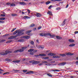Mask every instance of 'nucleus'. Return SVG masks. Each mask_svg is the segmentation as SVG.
<instances>
[{"label": "nucleus", "mask_w": 78, "mask_h": 78, "mask_svg": "<svg viewBox=\"0 0 78 78\" xmlns=\"http://www.w3.org/2000/svg\"><path fill=\"white\" fill-rule=\"evenodd\" d=\"M24 31H25L24 30H21L18 32V34L16 35V36H12L8 38V39H14L16 37H17V36H21L22 34H24Z\"/></svg>", "instance_id": "f257e3e1"}, {"label": "nucleus", "mask_w": 78, "mask_h": 78, "mask_svg": "<svg viewBox=\"0 0 78 78\" xmlns=\"http://www.w3.org/2000/svg\"><path fill=\"white\" fill-rule=\"evenodd\" d=\"M12 53V51H6L5 52H0V55H8V53Z\"/></svg>", "instance_id": "f03ea898"}, {"label": "nucleus", "mask_w": 78, "mask_h": 78, "mask_svg": "<svg viewBox=\"0 0 78 78\" xmlns=\"http://www.w3.org/2000/svg\"><path fill=\"white\" fill-rule=\"evenodd\" d=\"M34 14H35V16H37V17H41L42 16V15L39 13L35 12Z\"/></svg>", "instance_id": "7ed1b4c3"}, {"label": "nucleus", "mask_w": 78, "mask_h": 78, "mask_svg": "<svg viewBox=\"0 0 78 78\" xmlns=\"http://www.w3.org/2000/svg\"><path fill=\"white\" fill-rule=\"evenodd\" d=\"M29 62L30 63H32L33 64H39V63H40L41 62L39 61H35L33 62L32 61H29Z\"/></svg>", "instance_id": "20e7f679"}, {"label": "nucleus", "mask_w": 78, "mask_h": 78, "mask_svg": "<svg viewBox=\"0 0 78 78\" xmlns=\"http://www.w3.org/2000/svg\"><path fill=\"white\" fill-rule=\"evenodd\" d=\"M46 56V55L44 54H41L39 55H35V56Z\"/></svg>", "instance_id": "39448f33"}, {"label": "nucleus", "mask_w": 78, "mask_h": 78, "mask_svg": "<svg viewBox=\"0 0 78 78\" xmlns=\"http://www.w3.org/2000/svg\"><path fill=\"white\" fill-rule=\"evenodd\" d=\"M30 73H32L33 74L34 73V72L33 71H30L29 72H27L26 73V74H30Z\"/></svg>", "instance_id": "423d86ee"}, {"label": "nucleus", "mask_w": 78, "mask_h": 78, "mask_svg": "<svg viewBox=\"0 0 78 78\" xmlns=\"http://www.w3.org/2000/svg\"><path fill=\"white\" fill-rule=\"evenodd\" d=\"M48 55L49 56H55V55H56V54L51 53H49L48 54Z\"/></svg>", "instance_id": "0eeeda50"}, {"label": "nucleus", "mask_w": 78, "mask_h": 78, "mask_svg": "<svg viewBox=\"0 0 78 78\" xmlns=\"http://www.w3.org/2000/svg\"><path fill=\"white\" fill-rule=\"evenodd\" d=\"M47 14H49L50 16H53V14H52V12H51L50 11H48L47 12Z\"/></svg>", "instance_id": "6e6552de"}, {"label": "nucleus", "mask_w": 78, "mask_h": 78, "mask_svg": "<svg viewBox=\"0 0 78 78\" xmlns=\"http://www.w3.org/2000/svg\"><path fill=\"white\" fill-rule=\"evenodd\" d=\"M66 64V62H62L58 64L59 66H64Z\"/></svg>", "instance_id": "1a4fd4ad"}, {"label": "nucleus", "mask_w": 78, "mask_h": 78, "mask_svg": "<svg viewBox=\"0 0 78 78\" xmlns=\"http://www.w3.org/2000/svg\"><path fill=\"white\" fill-rule=\"evenodd\" d=\"M20 4L21 5H26V3L23 2H20Z\"/></svg>", "instance_id": "9d476101"}, {"label": "nucleus", "mask_w": 78, "mask_h": 78, "mask_svg": "<svg viewBox=\"0 0 78 78\" xmlns=\"http://www.w3.org/2000/svg\"><path fill=\"white\" fill-rule=\"evenodd\" d=\"M23 38H25V39H29V38H30V36H26L23 37Z\"/></svg>", "instance_id": "9b49d317"}, {"label": "nucleus", "mask_w": 78, "mask_h": 78, "mask_svg": "<svg viewBox=\"0 0 78 78\" xmlns=\"http://www.w3.org/2000/svg\"><path fill=\"white\" fill-rule=\"evenodd\" d=\"M68 41L70 42H74L75 41L73 40L72 39H69Z\"/></svg>", "instance_id": "f8f14e48"}, {"label": "nucleus", "mask_w": 78, "mask_h": 78, "mask_svg": "<svg viewBox=\"0 0 78 78\" xmlns=\"http://www.w3.org/2000/svg\"><path fill=\"white\" fill-rule=\"evenodd\" d=\"M66 55H70V56H72V55H73V54H72L70 53H66Z\"/></svg>", "instance_id": "ddd939ff"}, {"label": "nucleus", "mask_w": 78, "mask_h": 78, "mask_svg": "<svg viewBox=\"0 0 78 78\" xmlns=\"http://www.w3.org/2000/svg\"><path fill=\"white\" fill-rule=\"evenodd\" d=\"M60 58V57L58 55L54 56L53 57V58Z\"/></svg>", "instance_id": "4468645a"}, {"label": "nucleus", "mask_w": 78, "mask_h": 78, "mask_svg": "<svg viewBox=\"0 0 78 78\" xmlns=\"http://www.w3.org/2000/svg\"><path fill=\"white\" fill-rule=\"evenodd\" d=\"M20 62V60H14L12 61L13 62Z\"/></svg>", "instance_id": "2eb2a0df"}, {"label": "nucleus", "mask_w": 78, "mask_h": 78, "mask_svg": "<svg viewBox=\"0 0 78 78\" xmlns=\"http://www.w3.org/2000/svg\"><path fill=\"white\" fill-rule=\"evenodd\" d=\"M56 37L58 39H62V37L59 36H56Z\"/></svg>", "instance_id": "dca6fc26"}, {"label": "nucleus", "mask_w": 78, "mask_h": 78, "mask_svg": "<svg viewBox=\"0 0 78 78\" xmlns=\"http://www.w3.org/2000/svg\"><path fill=\"white\" fill-rule=\"evenodd\" d=\"M50 33H45V36H50Z\"/></svg>", "instance_id": "f3484780"}, {"label": "nucleus", "mask_w": 78, "mask_h": 78, "mask_svg": "<svg viewBox=\"0 0 78 78\" xmlns=\"http://www.w3.org/2000/svg\"><path fill=\"white\" fill-rule=\"evenodd\" d=\"M45 33H42L40 34V36H45Z\"/></svg>", "instance_id": "a211bd4d"}, {"label": "nucleus", "mask_w": 78, "mask_h": 78, "mask_svg": "<svg viewBox=\"0 0 78 78\" xmlns=\"http://www.w3.org/2000/svg\"><path fill=\"white\" fill-rule=\"evenodd\" d=\"M75 45V44H71L69 45V47H73Z\"/></svg>", "instance_id": "6ab92c4d"}, {"label": "nucleus", "mask_w": 78, "mask_h": 78, "mask_svg": "<svg viewBox=\"0 0 78 78\" xmlns=\"http://www.w3.org/2000/svg\"><path fill=\"white\" fill-rule=\"evenodd\" d=\"M47 75L48 76H50V77H52V75H51L50 73H47Z\"/></svg>", "instance_id": "aec40b11"}, {"label": "nucleus", "mask_w": 78, "mask_h": 78, "mask_svg": "<svg viewBox=\"0 0 78 78\" xmlns=\"http://www.w3.org/2000/svg\"><path fill=\"white\" fill-rule=\"evenodd\" d=\"M34 50V49H30L28 50V52H31V51H33Z\"/></svg>", "instance_id": "412c9836"}, {"label": "nucleus", "mask_w": 78, "mask_h": 78, "mask_svg": "<svg viewBox=\"0 0 78 78\" xmlns=\"http://www.w3.org/2000/svg\"><path fill=\"white\" fill-rule=\"evenodd\" d=\"M31 30H28V31H27L26 32V34H28V33H31Z\"/></svg>", "instance_id": "4be33fe9"}, {"label": "nucleus", "mask_w": 78, "mask_h": 78, "mask_svg": "<svg viewBox=\"0 0 78 78\" xmlns=\"http://www.w3.org/2000/svg\"><path fill=\"white\" fill-rule=\"evenodd\" d=\"M5 39L0 40V43L3 42H5Z\"/></svg>", "instance_id": "5701e85b"}, {"label": "nucleus", "mask_w": 78, "mask_h": 78, "mask_svg": "<svg viewBox=\"0 0 78 78\" xmlns=\"http://www.w3.org/2000/svg\"><path fill=\"white\" fill-rule=\"evenodd\" d=\"M16 6V5L14 3H11L10 4V6Z\"/></svg>", "instance_id": "b1692460"}, {"label": "nucleus", "mask_w": 78, "mask_h": 78, "mask_svg": "<svg viewBox=\"0 0 78 78\" xmlns=\"http://www.w3.org/2000/svg\"><path fill=\"white\" fill-rule=\"evenodd\" d=\"M19 30H16L13 33V34H16L18 31H19Z\"/></svg>", "instance_id": "393cba45"}, {"label": "nucleus", "mask_w": 78, "mask_h": 78, "mask_svg": "<svg viewBox=\"0 0 78 78\" xmlns=\"http://www.w3.org/2000/svg\"><path fill=\"white\" fill-rule=\"evenodd\" d=\"M35 24H32L30 25V27H34Z\"/></svg>", "instance_id": "a878e982"}, {"label": "nucleus", "mask_w": 78, "mask_h": 78, "mask_svg": "<svg viewBox=\"0 0 78 78\" xmlns=\"http://www.w3.org/2000/svg\"><path fill=\"white\" fill-rule=\"evenodd\" d=\"M60 55L61 56H66V54H60Z\"/></svg>", "instance_id": "bb28decb"}, {"label": "nucleus", "mask_w": 78, "mask_h": 78, "mask_svg": "<svg viewBox=\"0 0 78 78\" xmlns=\"http://www.w3.org/2000/svg\"><path fill=\"white\" fill-rule=\"evenodd\" d=\"M53 72H59V70L58 69L53 70H52Z\"/></svg>", "instance_id": "cd10ccee"}, {"label": "nucleus", "mask_w": 78, "mask_h": 78, "mask_svg": "<svg viewBox=\"0 0 78 78\" xmlns=\"http://www.w3.org/2000/svg\"><path fill=\"white\" fill-rule=\"evenodd\" d=\"M18 51H19V52H23V50L22 49H19L18 50Z\"/></svg>", "instance_id": "c85d7f7f"}, {"label": "nucleus", "mask_w": 78, "mask_h": 78, "mask_svg": "<svg viewBox=\"0 0 78 78\" xmlns=\"http://www.w3.org/2000/svg\"><path fill=\"white\" fill-rule=\"evenodd\" d=\"M17 16V15L16 13H15V14L12 13V16Z\"/></svg>", "instance_id": "c756f323"}, {"label": "nucleus", "mask_w": 78, "mask_h": 78, "mask_svg": "<svg viewBox=\"0 0 78 78\" xmlns=\"http://www.w3.org/2000/svg\"><path fill=\"white\" fill-rule=\"evenodd\" d=\"M50 37H51L52 38V37H55V35H50Z\"/></svg>", "instance_id": "7c9ffc66"}, {"label": "nucleus", "mask_w": 78, "mask_h": 78, "mask_svg": "<svg viewBox=\"0 0 78 78\" xmlns=\"http://www.w3.org/2000/svg\"><path fill=\"white\" fill-rule=\"evenodd\" d=\"M51 3V2L50 1H48L46 2V5H48V4H49V3Z\"/></svg>", "instance_id": "2f4dec72"}, {"label": "nucleus", "mask_w": 78, "mask_h": 78, "mask_svg": "<svg viewBox=\"0 0 78 78\" xmlns=\"http://www.w3.org/2000/svg\"><path fill=\"white\" fill-rule=\"evenodd\" d=\"M22 49H23V50H25V49H27V47H22L21 48Z\"/></svg>", "instance_id": "473e14b6"}, {"label": "nucleus", "mask_w": 78, "mask_h": 78, "mask_svg": "<svg viewBox=\"0 0 78 78\" xmlns=\"http://www.w3.org/2000/svg\"><path fill=\"white\" fill-rule=\"evenodd\" d=\"M11 42H12V41L10 40V41H8L7 42H6V43L7 44L9 43H11Z\"/></svg>", "instance_id": "72a5a7b5"}, {"label": "nucleus", "mask_w": 78, "mask_h": 78, "mask_svg": "<svg viewBox=\"0 0 78 78\" xmlns=\"http://www.w3.org/2000/svg\"><path fill=\"white\" fill-rule=\"evenodd\" d=\"M5 20V18H0V20Z\"/></svg>", "instance_id": "f704fd0d"}, {"label": "nucleus", "mask_w": 78, "mask_h": 78, "mask_svg": "<svg viewBox=\"0 0 78 78\" xmlns=\"http://www.w3.org/2000/svg\"><path fill=\"white\" fill-rule=\"evenodd\" d=\"M48 62H47V61H43L42 62V63H47Z\"/></svg>", "instance_id": "c9c22d12"}, {"label": "nucleus", "mask_w": 78, "mask_h": 78, "mask_svg": "<svg viewBox=\"0 0 78 78\" xmlns=\"http://www.w3.org/2000/svg\"><path fill=\"white\" fill-rule=\"evenodd\" d=\"M11 3L9 2V3H6V5H9V6H10V5H11Z\"/></svg>", "instance_id": "e433bc0d"}, {"label": "nucleus", "mask_w": 78, "mask_h": 78, "mask_svg": "<svg viewBox=\"0 0 78 78\" xmlns=\"http://www.w3.org/2000/svg\"><path fill=\"white\" fill-rule=\"evenodd\" d=\"M34 42L33 41H31L30 42V44H31L32 45H34Z\"/></svg>", "instance_id": "4c0bfd02"}, {"label": "nucleus", "mask_w": 78, "mask_h": 78, "mask_svg": "<svg viewBox=\"0 0 78 78\" xmlns=\"http://www.w3.org/2000/svg\"><path fill=\"white\" fill-rule=\"evenodd\" d=\"M19 42H23L24 40L23 39L20 40L18 41Z\"/></svg>", "instance_id": "58836bf2"}, {"label": "nucleus", "mask_w": 78, "mask_h": 78, "mask_svg": "<svg viewBox=\"0 0 78 78\" xmlns=\"http://www.w3.org/2000/svg\"><path fill=\"white\" fill-rule=\"evenodd\" d=\"M18 51H19V50H16L14 51V53H17Z\"/></svg>", "instance_id": "ea45409f"}, {"label": "nucleus", "mask_w": 78, "mask_h": 78, "mask_svg": "<svg viewBox=\"0 0 78 78\" xmlns=\"http://www.w3.org/2000/svg\"><path fill=\"white\" fill-rule=\"evenodd\" d=\"M16 28H13L12 30H11V32H13V31H14L15 30H16Z\"/></svg>", "instance_id": "a19ab883"}, {"label": "nucleus", "mask_w": 78, "mask_h": 78, "mask_svg": "<svg viewBox=\"0 0 78 78\" xmlns=\"http://www.w3.org/2000/svg\"><path fill=\"white\" fill-rule=\"evenodd\" d=\"M44 58V59H48L49 58L48 57H45L44 58Z\"/></svg>", "instance_id": "79ce46f5"}, {"label": "nucleus", "mask_w": 78, "mask_h": 78, "mask_svg": "<svg viewBox=\"0 0 78 78\" xmlns=\"http://www.w3.org/2000/svg\"><path fill=\"white\" fill-rule=\"evenodd\" d=\"M53 7V5H51L48 7V9H51V7Z\"/></svg>", "instance_id": "37998d69"}, {"label": "nucleus", "mask_w": 78, "mask_h": 78, "mask_svg": "<svg viewBox=\"0 0 78 78\" xmlns=\"http://www.w3.org/2000/svg\"><path fill=\"white\" fill-rule=\"evenodd\" d=\"M5 23V22L4 21H0V23Z\"/></svg>", "instance_id": "c03bdc74"}, {"label": "nucleus", "mask_w": 78, "mask_h": 78, "mask_svg": "<svg viewBox=\"0 0 78 78\" xmlns=\"http://www.w3.org/2000/svg\"><path fill=\"white\" fill-rule=\"evenodd\" d=\"M23 72H27V70L26 69V70H23Z\"/></svg>", "instance_id": "a18cd8bd"}, {"label": "nucleus", "mask_w": 78, "mask_h": 78, "mask_svg": "<svg viewBox=\"0 0 78 78\" xmlns=\"http://www.w3.org/2000/svg\"><path fill=\"white\" fill-rule=\"evenodd\" d=\"M45 65L46 66H50V64L49 63H48V64H45Z\"/></svg>", "instance_id": "49530a36"}, {"label": "nucleus", "mask_w": 78, "mask_h": 78, "mask_svg": "<svg viewBox=\"0 0 78 78\" xmlns=\"http://www.w3.org/2000/svg\"><path fill=\"white\" fill-rule=\"evenodd\" d=\"M1 16H2V17H5V15H4V14H1Z\"/></svg>", "instance_id": "de8ad7c7"}, {"label": "nucleus", "mask_w": 78, "mask_h": 78, "mask_svg": "<svg viewBox=\"0 0 78 78\" xmlns=\"http://www.w3.org/2000/svg\"><path fill=\"white\" fill-rule=\"evenodd\" d=\"M24 17H25L26 19H29V18H30V17H28L27 16H25Z\"/></svg>", "instance_id": "09e8293b"}, {"label": "nucleus", "mask_w": 78, "mask_h": 78, "mask_svg": "<svg viewBox=\"0 0 78 78\" xmlns=\"http://www.w3.org/2000/svg\"><path fill=\"white\" fill-rule=\"evenodd\" d=\"M27 10L28 11V14H30V10L28 9H27Z\"/></svg>", "instance_id": "8fccbe9b"}, {"label": "nucleus", "mask_w": 78, "mask_h": 78, "mask_svg": "<svg viewBox=\"0 0 78 78\" xmlns=\"http://www.w3.org/2000/svg\"><path fill=\"white\" fill-rule=\"evenodd\" d=\"M65 23H64L63 22L62 23V26H63V25H65Z\"/></svg>", "instance_id": "3c124183"}, {"label": "nucleus", "mask_w": 78, "mask_h": 78, "mask_svg": "<svg viewBox=\"0 0 78 78\" xmlns=\"http://www.w3.org/2000/svg\"><path fill=\"white\" fill-rule=\"evenodd\" d=\"M42 28L41 26L39 27L38 28V30H40Z\"/></svg>", "instance_id": "603ef678"}, {"label": "nucleus", "mask_w": 78, "mask_h": 78, "mask_svg": "<svg viewBox=\"0 0 78 78\" xmlns=\"http://www.w3.org/2000/svg\"><path fill=\"white\" fill-rule=\"evenodd\" d=\"M41 48H44V46H41Z\"/></svg>", "instance_id": "864d4df0"}, {"label": "nucleus", "mask_w": 78, "mask_h": 78, "mask_svg": "<svg viewBox=\"0 0 78 78\" xmlns=\"http://www.w3.org/2000/svg\"><path fill=\"white\" fill-rule=\"evenodd\" d=\"M43 64L42 63H41L38 64V66H42V65Z\"/></svg>", "instance_id": "5fc2aeb1"}, {"label": "nucleus", "mask_w": 78, "mask_h": 78, "mask_svg": "<svg viewBox=\"0 0 78 78\" xmlns=\"http://www.w3.org/2000/svg\"><path fill=\"white\" fill-rule=\"evenodd\" d=\"M36 41H37V43H39V40H38V39H37L36 40Z\"/></svg>", "instance_id": "6e6d98bb"}, {"label": "nucleus", "mask_w": 78, "mask_h": 78, "mask_svg": "<svg viewBox=\"0 0 78 78\" xmlns=\"http://www.w3.org/2000/svg\"><path fill=\"white\" fill-rule=\"evenodd\" d=\"M30 55H34L33 52H30Z\"/></svg>", "instance_id": "4d7b16f0"}, {"label": "nucleus", "mask_w": 78, "mask_h": 78, "mask_svg": "<svg viewBox=\"0 0 78 78\" xmlns=\"http://www.w3.org/2000/svg\"><path fill=\"white\" fill-rule=\"evenodd\" d=\"M60 7H57L56 9H57V10H59V9H60Z\"/></svg>", "instance_id": "13d9d810"}, {"label": "nucleus", "mask_w": 78, "mask_h": 78, "mask_svg": "<svg viewBox=\"0 0 78 78\" xmlns=\"http://www.w3.org/2000/svg\"><path fill=\"white\" fill-rule=\"evenodd\" d=\"M8 73H4L3 74V75H6V74H7Z\"/></svg>", "instance_id": "bf43d9fd"}, {"label": "nucleus", "mask_w": 78, "mask_h": 78, "mask_svg": "<svg viewBox=\"0 0 78 78\" xmlns=\"http://www.w3.org/2000/svg\"><path fill=\"white\" fill-rule=\"evenodd\" d=\"M74 33L75 34H77V33H78V31H76L74 32Z\"/></svg>", "instance_id": "052dcab7"}, {"label": "nucleus", "mask_w": 78, "mask_h": 78, "mask_svg": "<svg viewBox=\"0 0 78 78\" xmlns=\"http://www.w3.org/2000/svg\"><path fill=\"white\" fill-rule=\"evenodd\" d=\"M41 46H37V48H41Z\"/></svg>", "instance_id": "680f3d73"}, {"label": "nucleus", "mask_w": 78, "mask_h": 78, "mask_svg": "<svg viewBox=\"0 0 78 78\" xmlns=\"http://www.w3.org/2000/svg\"><path fill=\"white\" fill-rule=\"evenodd\" d=\"M5 60H6V61H9V60L8 58H6Z\"/></svg>", "instance_id": "e2e57ef3"}, {"label": "nucleus", "mask_w": 78, "mask_h": 78, "mask_svg": "<svg viewBox=\"0 0 78 78\" xmlns=\"http://www.w3.org/2000/svg\"><path fill=\"white\" fill-rule=\"evenodd\" d=\"M36 30V28H35L33 29V30L34 31H35V30Z\"/></svg>", "instance_id": "0e129e2a"}, {"label": "nucleus", "mask_w": 78, "mask_h": 78, "mask_svg": "<svg viewBox=\"0 0 78 78\" xmlns=\"http://www.w3.org/2000/svg\"><path fill=\"white\" fill-rule=\"evenodd\" d=\"M76 64H78V61H76Z\"/></svg>", "instance_id": "69168bd1"}, {"label": "nucleus", "mask_w": 78, "mask_h": 78, "mask_svg": "<svg viewBox=\"0 0 78 78\" xmlns=\"http://www.w3.org/2000/svg\"><path fill=\"white\" fill-rule=\"evenodd\" d=\"M66 19L64 20L63 21V23H65V22H66Z\"/></svg>", "instance_id": "338daca9"}, {"label": "nucleus", "mask_w": 78, "mask_h": 78, "mask_svg": "<svg viewBox=\"0 0 78 78\" xmlns=\"http://www.w3.org/2000/svg\"><path fill=\"white\" fill-rule=\"evenodd\" d=\"M52 60V59H50L48 60V61H51Z\"/></svg>", "instance_id": "774afa93"}]
</instances>
